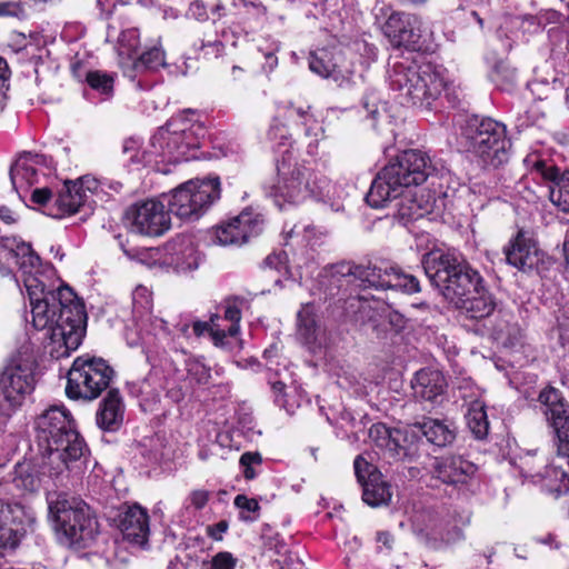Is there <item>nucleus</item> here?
Returning <instances> with one entry per match:
<instances>
[{
    "instance_id": "obj_14",
    "label": "nucleus",
    "mask_w": 569,
    "mask_h": 569,
    "mask_svg": "<svg viewBox=\"0 0 569 569\" xmlns=\"http://www.w3.org/2000/svg\"><path fill=\"white\" fill-rule=\"evenodd\" d=\"M425 274L432 284H480L482 278L468 262L435 250L422 259Z\"/></svg>"
},
{
    "instance_id": "obj_9",
    "label": "nucleus",
    "mask_w": 569,
    "mask_h": 569,
    "mask_svg": "<svg viewBox=\"0 0 569 569\" xmlns=\"http://www.w3.org/2000/svg\"><path fill=\"white\" fill-rule=\"evenodd\" d=\"M14 258L19 272L23 277V284L31 281L36 284H67L58 277L54 267L49 262H43L39 254L32 249L29 242L18 237H0V274L11 276V269L8 260Z\"/></svg>"
},
{
    "instance_id": "obj_2",
    "label": "nucleus",
    "mask_w": 569,
    "mask_h": 569,
    "mask_svg": "<svg viewBox=\"0 0 569 569\" xmlns=\"http://www.w3.org/2000/svg\"><path fill=\"white\" fill-rule=\"evenodd\" d=\"M37 441L47 453L50 477L63 473L69 462L84 456L87 446L77 430L71 412L64 406H50L34 420Z\"/></svg>"
},
{
    "instance_id": "obj_38",
    "label": "nucleus",
    "mask_w": 569,
    "mask_h": 569,
    "mask_svg": "<svg viewBox=\"0 0 569 569\" xmlns=\"http://www.w3.org/2000/svg\"><path fill=\"white\" fill-rule=\"evenodd\" d=\"M297 335L305 345H313L319 335V325L312 303H306L297 315Z\"/></svg>"
},
{
    "instance_id": "obj_32",
    "label": "nucleus",
    "mask_w": 569,
    "mask_h": 569,
    "mask_svg": "<svg viewBox=\"0 0 569 569\" xmlns=\"http://www.w3.org/2000/svg\"><path fill=\"white\" fill-rule=\"evenodd\" d=\"M411 387L417 399L440 403L445 397L447 382L439 370L421 369L415 375Z\"/></svg>"
},
{
    "instance_id": "obj_6",
    "label": "nucleus",
    "mask_w": 569,
    "mask_h": 569,
    "mask_svg": "<svg viewBox=\"0 0 569 569\" xmlns=\"http://www.w3.org/2000/svg\"><path fill=\"white\" fill-rule=\"evenodd\" d=\"M47 502L53 528L66 543L86 545L94 539L98 522L83 500L53 491L47 495Z\"/></svg>"
},
{
    "instance_id": "obj_4",
    "label": "nucleus",
    "mask_w": 569,
    "mask_h": 569,
    "mask_svg": "<svg viewBox=\"0 0 569 569\" xmlns=\"http://www.w3.org/2000/svg\"><path fill=\"white\" fill-rule=\"evenodd\" d=\"M432 171L431 159L426 152L406 150L377 174L367 193V203L376 209L383 208L406 188L422 184Z\"/></svg>"
},
{
    "instance_id": "obj_41",
    "label": "nucleus",
    "mask_w": 569,
    "mask_h": 569,
    "mask_svg": "<svg viewBox=\"0 0 569 569\" xmlns=\"http://www.w3.org/2000/svg\"><path fill=\"white\" fill-rule=\"evenodd\" d=\"M12 482L22 492H36L40 488V478L30 463H17Z\"/></svg>"
},
{
    "instance_id": "obj_30",
    "label": "nucleus",
    "mask_w": 569,
    "mask_h": 569,
    "mask_svg": "<svg viewBox=\"0 0 569 569\" xmlns=\"http://www.w3.org/2000/svg\"><path fill=\"white\" fill-rule=\"evenodd\" d=\"M408 428L409 433L420 432L429 443L439 448L452 445L457 437L455 423L447 419L423 417L422 420L409 425Z\"/></svg>"
},
{
    "instance_id": "obj_12",
    "label": "nucleus",
    "mask_w": 569,
    "mask_h": 569,
    "mask_svg": "<svg viewBox=\"0 0 569 569\" xmlns=\"http://www.w3.org/2000/svg\"><path fill=\"white\" fill-rule=\"evenodd\" d=\"M37 361L32 350L23 346L0 371V397L9 408L22 405L36 387Z\"/></svg>"
},
{
    "instance_id": "obj_10",
    "label": "nucleus",
    "mask_w": 569,
    "mask_h": 569,
    "mask_svg": "<svg viewBox=\"0 0 569 569\" xmlns=\"http://www.w3.org/2000/svg\"><path fill=\"white\" fill-rule=\"evenodd\" d=\"M321 282L352 284H419V279L398 267H365L351 261H340L323 267L319 273Z\"/></svg>"
},
{
    "instance_id": "obj_3",
    "label": "nucleus",
    "mask_w": 569,
    "mask_h": 569,
    "mask_svg": "<svg viewBox=\"0 0 569 569\" xmlns=\"http://www.w3.org/2000/svg\"><path fill=\"white\" fill-rule=\"evenodd\" d=\"M387 80L400 103L426 110L431 109L450 83L445 69L409 58L393 61Z\"/></svg>"
},
{
    "instance_id": "obj_28",
    "label": "nucleus",
    "mask_w": 569,
    "mask_h": 569,
    "mask_svg": "<svg viewBox=\"0 0 569 569\" xmlns=\"http://www.w3.org/2000/svg\"><path fill=\"white\" fill-rule=\"evenodd\" d=\"M433 469L436 477L443 483L458 486L467 483L478 467L462 456L452 455L437 460Z\"/></svg>"
},
{
    "instance_id": "obj_42",
    "label": "nucleus",
    "mask_w": 569,
    "mask_h": 569,
    "mask_svg": "<svg viewBox=\"0 0 569 569\" xmlns=\"http://www.w3.org/2000/svg\"><path fill=\"white\" fill-rule=\"evenodd\" d=\"M467 425L475 438L482 440L487 437L489 431V421L487 412L482 406H472L467 415Z\"/></svg>"
},
{
    "instance_id": "obj_46",
    "label": "nucleus",
    "mask_w": 569,
    "mask_h": 569,
    "mask_svg": "<svg viewBox=\"0 0 569 569\" xmlns=\"http://www.w3.org/2000/svg\"><path fill=\"white\" fill-rule=\"evenodd\" d=\"M525 166L542 176L543 179L555 181L558 176V170L553 166H547L546 161L537 153L528 154L523 159Z\"/></svg>"
},
{
    "instance_id": "obj_35",
    "label": "nucleus",
    "mask_w": 569,
    "mask_h": 569,
    "mask_svg": "<svg viewBox=\"0 0 569 569\" xmlns=\"http://www.w3.org/2000/svg\"><path fill=\"white\" fill-rule=\"evenodd\" d=\"M142 203L137 201L131 204L123 213L122 222L128 229L126 241H120V247L127 258L138 263L142 262L139 247L142 234V221L140 220Z\"/></svg>"
},
{
    "instance_id": "obj_33",
    "label": "nucleus",
    "mask_w": 569,
    "mask_h": 569,
    "mask_svg": "<svg viewBox=\"0 0 569 569\" xmlns=\"http://www.w3.org/2000/svg\"><path fill=\"white\" fill-rule=\"evenodd\" d=\"M114 521L122 541L138 551L142 549V507L139 503L121 506Z\"/></svg>"
},
{
    "instance_id": "obj_19",
    "label": "nucleus",
    "mask_w": 569,
    "mask_h": 569,
    "mask_svg": "<svg viewBox=\"0 0 569 569\" xmlns=\"http://www.w3.org/2000/svg\"><path fill=\"white\" fill-rule=\"evenodd\" d=\"M33 513L19 502L0 500V549L13 550L33 530Z\"/></svg>"
},
{
    "instance_id": "obj_23",
    "label": "nucleus",
    "mask_w": 569,
    "mask_h": 569,
    "mask_svg": "<svg viewBox=\"0 0 569 569\" xmlns=\"http://www.w3.org/2000/svg\"><path fill=\"white\" fill-rule=\"evenodd\" d=\"M442 289L443 297L472 319L485 318L495 309V302L486 287H442Z\"/></svg>"
},
{
    "instance_id": "obj_59",
    "label": "nucleus",
    "mask_w": 569,
    "mask_h": 569,
    "mask_svg": "<svg viewBox=\"0 0 569 569\" xmlns=\"http://www.w3.org/2000/svg\"><path fill=\"white\" fill-rule=\"evenodd\" d=\"M210 322H211L210 336H211V338L213 340V343L216 346L223 347L224 346V339L227 337H231L228 333V329H220L219 326H217L214 323V318L213 317H211Z\"/></svg>"
},
{
    "instance_id": "obj_53",
    "label": "nucleus",
    "mask_w": 569,
    "mask_h": 569,
    "mask_svg": "<svg viewBox=\"0 0 569 569\" xmlns=\"http://www.w3.org/2000/svg\"><path fill=\"white\" fill-rule=\"evenodd\" d=\"M10 69L7 61L0 57V111H2L10 86Z\"/></svg>"
},
{
    "instance_id": "obj_52",
    "label": "nucleus",
    "mask_w": 569,
    "mask_h": 569,
    "mask_svg": "<svg viewBox=\"0 0 569 569\" xmlns=\"http://www.w3.org/2000/svg\"><path fill=\"white\" fill-rule=\"evenodd\" d=\"M262 459L261 456L258 452H244L240 457V465L244 468L243 469V476L247 480H251L256 477L254 469L252 468V465L261 463Z\"/></svg>"
},
{
    "instance_id": "obj_62",
    "label": "nucleus",
    "mask_w": 569,
    "mask_h": 569,
    "mask_svg": "<svg viewBox=\"0 0 569 569\" xmlns=\"http://www.w3.org/2000/svg\"><path fill=\"white\" fill-rule=\"evenodd\" d=\"M0 220L10 226L17 222L18 216L10 208L2 206L0 207Z\"/></svg>"
},
{
    "instance_id": "obj_8",
    "label": "nucleus",
    "mask_w": 569,
    "mask_h": 569,
    "mask_svg": "<svg viewBox=\"0 0 569 569\" xmlns=\"http://www.w3.org/2000/svg\"><path fill=\"white\" fill-rule=\"evenodd\" d=\"M221 184L218 177L196 178L180 183L162 194L170 211L181 221L193 222L203 217L220 199Z\"/></svg>"
},
{
    "instance_id": "obj_47",
    "label": "nucleus",
    "mask_w": 569,
    "mask_h": 569,
    "mask_svg": "<svg viewBox=\"0 0 569 569\" xmlns=\"http://www.w3.org/2000/svg\"><path fill=\"white\" fill-rule=\"evenodd\" d=\"M166 66V53L160 43H153L144 50V69L157 70Z\"/></svg>"
},
{
    "instance_id": "obj_48",
    "label": "nucleus",
    "mask_w": 569,
    "mask_h": 569,
    "mask_svg": "<svg viewBox=\"0 0 569 569\" xmlns=\"http://www.w3.org/2000/svg\"><path fill=\"white\" fill-rule=\"evenodd\" d=\"M234 506L239 508L240 511V519L244 521H254L258 519L257 516H247L244 515V511L251 512V513H258L260 510V506L258 501L254 498H248L244 495H238L234 498Z\"/></svg>"
},
{
    "instance_id": "obj_17",
    "label": "nucleus",
    "mask_w": 569,
    "mask_h": 569,
    "mask_svg": "<svg viewBox=\"0 0 569 569\" xmlns=\"http://www.w3.org/2000/svg\"><path fill=\"white\" fill-rule=\"evenodd\" d=\"M53 171L52 159L40 153L22 152L10 167L9 176L13 190L23 201L36 184Z\"/></svg>"
},
{
    "instance_id": "obj_1",
    "label": "nucleus",
    "mask_w": 569,
    "mask_h": 569,
    "mask_svg": "<svg viewBox=\"0 0 569 569\" xmlns=\"http://www.w3.org/2000/svg\"><path fill=\"white\" fill-rule=\"evenodd\" d=\"M292 160L290 150L286 149L277 161V180L270 196L280 209L302 203L309 198L328 202L336 211L343 209V200L348 197L346 186L332 183L322 171L292 163Z\"/></svg>"
},
{
    "instance_id": "obj_50",
    "label": "nucleus",
    "mask_w": 569,
    "mask_h": 569,
    "mask_svg": "<svg viewBox=\"0 0 569 569\" xmlns=\"http://www.w3.org/2000/svg\"><path fill=\"white\" fill-rule=\"evenodd\" d=\"M141 141L139 137H130L124 140L122 151L127 156L128 166H136L141 162Z\"/></svg>"
},
{
    "instance_id": "obj_58",
    "label": "nucleus",
    "mask_w": 569,
    "mask_h": 569,
    "mask_svg": "<svg viewBox=\"0 0 569 569\" xmlns=\"http://www.w3.org/2000/svg\"><path fill=\"white\" fill-rule=\"evenodd\" d=\"M547 476H555V478L559 477V486L556 488L558 493H569V475L558 468H550L547 470Z\"/></svg>"
},
{
    "instance_id": "obj_34",
    "label": "nucleus",
    "mask_w": 569,
    "mask_h": 569,
    "mask_svg": "<svg viewBox=\"0 0 569 569\" xmlns=\"http://www.w3.org/2000/svg\"><path fill=\"white\" fill-rule=\"evenodd\" d=\"M309 68L322 78L332 79L339 87H348L352 82L351 72L342 70L333 53L327 49H319L310 53Z\"/></svg>"
},
{
    "instance_id": "obj_39",
    "label": "nucleus",
    "mask_w": 569,
    "mask_h": 569,
    "mask_svg": "<svg viewBox=\"0 0 569 569\" xmlns=\"http://www.w3.org/2000/svg\"><path fill=\"white\" fill-rule=\"evenodd\" d=\"M310 107H296L292 103L288 104L283 110V118L289 121L299 122L305 127L306 137L318 140L322 136V127L309 112Z\"/></svg>"
},
{
    "instance_id": "obj_27",
    "label": "nucleus",
    "mask_w": 569,
    "mask_h": 569,
    "mask_svg": "<svg viewBox=\"0 0 569 569\" xmlns=\"http://www.w3.org/2000/svg\"><path fill=\"white\" fill-rule=\"evenodd\" d=\"M503 253L509 264L527 273L533 271L541 261L540 251L536 243L525 232L519 231L505 247Z\"/></svg>"
},
{
    "instance_id": "obj_11",
    "label": "nucleus",
    "mask_w": 569,
    "mask_h": 569,
    "mask_svg": "<svg viewBox=\"0 0 569 569\" xmlns=\"http://www.w3.org/2000/svg\"><path fill=\"white\" fill-rule=\"evenodd\" d=\"M59 308L56 326L51 330V342L64 347V355L76 350L87 330V311L83 300L72 287H58Z\"/></svg>"
},
{
    "instance_id": "obj_64",
    "label": "nucleus",
    "mask_w": 569,
    "mask_h": 569,
    "mask_svg": "<svg viewBox=\"0 0 569 569\" xmlns=\"http://www.w3.org/2000/svg\"><path fill=\"white\" fill-rule=\"evenodd\" d=\"M559 339L562 346L569 343V319L563 322H559L558 326Z\"/></svg>"
},
{
    "instance_id": "obj_56",
    "label": "nucleus",
    "mask_w": 569,
    "mask_h": 569,
    "mask_svg": "<svg viewBox=\"0 0 569 569\" xmlns=\"http://www.w3.org/2000/svg\"><path fill=\"white\" fill-rule=\"evenodd\" d=\"M124 338L129 347H138L141 343V329L137 322L132 326H127L124 330Z\"/></svg>"
},
{
    "instance_id": "obj_51",
    "label": "nucleus",
    "mask_w": 569,
    "mask_h": 569,
    "mask_svg": "<svg viewBox=\"0 0 569 569\" xmlns=\"http://www.w3.org/2000/svg\"><path fill=\"white\" fill-rule=\"evenodd\" d=\"M188 377L199 383H207L210 379V370L199 361H190L187 365Z\"/></svg>"
},
{
    "instance_id": "obj_45",
    "label": "nucleus",
    "mask_w": 569,
    "mask_h": 569,
    "mask_svg": "<svg viewBox=\"0 0 569 569\" xmlns=\"http://www.w3.org/2000/svg\"><path fill=\"white\" fill-rule=\"evenodd\" d=\"M87 82L91 89L110 97L113 92L114 79L111 74L102 71H89L87 74Z\"/></svg>"
},
{
    "instance_id": "obj_25",
    "label": "nucleus",
    "mask_w": 569,
    "mask_h": 569,
    "mask_svg": "<svg viewBox=\"0 0 569 569\" xmlns=\"http://www.w3.org/2000/svg\"><path fill=\"white\" fill-rule=\"evenodd\" d=\"M348 305L355 309L356 321L361 325H370L372 330H378L380 326L385 325L386 320L396 330L403 327V317L399 312L385 307L379 300H370L365 295H358L351 297Z\"/></svg>"
},
{
    "instance_id": "obj_24",
    "label": "nucleus",
    "mask_w": 569,
    "mask_h": 569,
    "mask_svg": "<svg viewBox=\"0 0 569 569\" xmlns=\"http://www.w3.org/2000/svg\"><path fill=\"white\" fill-rule=\"evenodd\" d=\"M32 313V325L37 330H47L51 340V330L56 326L59 308V289L48 287H26Z\"/></svg>"
},
{
    "instance_id": "obj_49",
    "label": "nucleus",
    "mask_w": 569,
    "mask_h": 569,
    "mask_svg": "<svg viewBox=\"0 0 569 569\" xmlns=\"http://www.w3.org/2000/svg\"><path fill=\"white\" fill-rule=\"evenodd\" d=\"M238 299H234L232 302L230 300L227 301V306L224 308L223 319L230 321V326L228 327V333L231 337H236L239 333V322L241 319V310L237 306Z\"/></svg>"
},
{
    "instance_id": "obj_60",
    "label": "nucleus",
    "mask_w": 569,
    "mask_h": 569,
    "mask_svg": "<svg viewBox=\"0 0 569 569\" xmlns=\"http://www.w3.org/2000/svg\"><path fill=\"white\" fill-rule=\"evenodd\" d=\"M209 500V492L206 490H196L190 495V502L197 509H202Z\"/></svg>"
},
{
    "instance_id": "obj_13",
    "label": "nucleus",
    "mask_w": 569,
    "mask_h": 569,
    "mask_svg": "<svg viewBox=\"0 0 569 569\" xmlns=\"http://www.w3.org/2000/svg\"><path fill=\"white\" fill-rule=\"evenodd\" d=\"M113 369L101 358L78 357L67 376L66 395L70 399L93 400L109 388Z\"/></svg>"
},
{
    "instance_id": "obj_18",
    "label": "nucleus",
    "mask_w": 569,
    "mask_h": 569,
    "mask_svg": "<svg viewBox=\"0 0 569 569\" xmlns=\"http://www.w3.org/2000/svg\"><path fill=\"white\" fill-rule=\"evenodd\" d=\"M100 182L91 176H83L76 181H66L54 198L53 208L48 214L53 218H62L78 212L88 207L92 210L91 198L98 192Z\"/></svg>"
},
{
    "instance_id": "obj_54",
    "label": "nucleus",
    "mask_w": 569,
    "mask_h": 569,
    "mask_svg": "<svg viewBox=\"0 0 569 569\" xmlns=\"http://www.w3.org/2000/svg\"><path fill=\"white\" fill-rule=\"evenodd\" d=\"M236 559L229 552H219L212 558L211 569H234Z\"/></svg>"
},
{
    "instance_id": "obj_15",
    "label": "nucleus",
    "mask_w": 569,
    "mask_h": 569,
    "mask_svg": "<svg viewBox=\"0 0 569 569\" xmlns=\"http://www.w3.org/2000/svg\"><path fill=\"white\" fill-rule=\"evenodd\" d=\"M198 264L199 257L190 236L179 234L162 248H144V266L150 269L172 267L177 271H188Z\"/></svg>"
},
{
    "instance_id": "obj_20",
    "label": "nucleus",
    "mask_w": 569,
    "mask_h": 569,
    "mask_svg": "<svg viewBox=\"0 0 569 569\" xmlns=\"http://www.w3.org/2000/svg\"><path fill=\"white\" fill-rule=\"evenodd\" d=\"M264 219L261 213L250 208L214 230V242L221 246L242 244L263 230Z\"/></svg>"
},
{
    "instance_id": "obj_40",
    "label": "nucleus",
    "mask_w": 569,
    "mask_h": 569,
    "mask_svg": "<svg viewBox=\"0 0 569 569\" xmlns=\"http://www.w3.org/2000/svg\"><path fill=\"white\" fill-rule=\"evenodd\" d=\"M262 269L267 272L278 274L276 278L271 279L273 284H282L283 282L292 280L288 267V256L284 251L269 254L262 262Z\"/></svg>"
},
{
    "instance_id": "obj_44",
    "label": "nucleus",
    "mask_w": 569,
    "mask_h": 569,
    "mask_svg": "<svg viewBox=\"0 0 569 569\" xmlns=\"http://www.w3.org/2000/svg\"><path fill=\"white\" fill-rule=\"evenodd\" d=\"M268 139L273 147H291V134L280 117H274L268 130Z\"/></svg>"
},
{
    "instance_id": "obj_29",
    "label": "nucleus",
    "mask_w": 569,
    "mask_h": 569,
    "mask_svg": "<svg viewBox=\"0 0 569 569\" xmlns=\"http://www.w3.org/2000/svg\"><path fill=\"white\" fill-rule=\"evenodd\" d=\"M406 189L396 198H400L397 211L405 223L422 218L432 210L435 203V198L429 191L413 187Z\"/></svg>"
},
{
    "instance_id": "obj_36",
    "label": "nucleus",
    "mask_w": 569,
    "mask_h": 569,
    "mask_svg": "<svg viewBox=\"0 0 569 569\" xmlns=\"http://www.w3.org/2000/svg\"><path fill=\"white\" fill-rule=\"evenodd\" d=\"M171 211L166 208L162 200L149 199L144 201V236L158 237L163 234L171 226Z\"/></svg>"
},
{
    "instance_id": "obj_63",
    "label": "nucleus",
    "mask_w": 569,
    "mask_h": 569,
    "mask_svg": "<svg viewBox=\"0 0 569 569\" xmlns=\"http://www.w3.org/2000/svg\"><path fill=\"white\" fill-rule=\"evenodd\" d=\"M271 389L276 396V402L283 405L286 383L282 381H274L271 383Z\"/></svg>"
},
{
    "instance_id": "obj_55",
    "label": "nucleus",
    "mask_w": 569,
    "mask_h": 569,
    "mask_svg": "<svg viewBox=\"0 0 569 569\" xmlns=\"http://www.w3.org/2000/svg\"><path fill=\"white\" fill-rule=\"evenodd\" d=\"M188 16L201 22L207 21L209 18L207 7L200 0H194L190 3Z\"/></svg>"
},
{
    "instance_id": "obj_21",
    "label": "nucleus",
    "mask_w": 569,
    "mask_h": 569,
    "mask_svg": "<svg viewBox=\"0 0 569 569\" xmlns=\"http://www.w3.org/2000/svg\"><path fill=\"white\" fill-rule=\"evenodd\" d=\"M355 473L362 487V500L370 507H381L390 502L391 486L383 479L381 472L361 456L353 462Z\"/></svg>"
},
{
    "instance_id": "obj_22",
    "label": "nucleus",
    "mask_w": 569,
    "mask_h": 569,
    "mask_svg": "<svg viewBox=\"0 0 569 569\" xmlns=\"http://www.w3.org/2000/svg\"><path fill=\"white\" fill-rule=\"evenodd\" d=\"M383 32L395 47L421 49L423 28L421 19L416 14L392 12L383 26Z\"/></svg>"
},
{
    "instance_id": "obj_26",
    "label": "nucleus",
    "mask_w": 569,
    "mask_h": 569,
    "mask_svg": "<svg viewBox=\"0 0 569 569\" xmlns=\"http://www.w3.org/2000/svg\"><path fill=\"white\" fill-rule=\"evenodd\" d=\"M118 57L123 76L140 88L142 86V49L138 28H129L121 32Z\"/></svg>"
},
{
    "instance_id": "obj_37",
    "label": "nucleus",
    "mask_w": 569,
    "mask_h": 569,
    "mask_svg": "<svg viewBox=\"0 0 569 569\" xmlns=\"http://www.w3.org/2000/svg\"><path fill=\"white\" fill-rule=\"evenodd\" d=\"M121 422V398L117 389H110L97 412V425L106 431H114L120 427Z\"/></svg>"
},
{
    "instance_id": "obj_7",
    "label": "nucleus",
    "mask_w": 569,
    "mask_h": 569,
    "mask_svg": "<svg viewBox=\"0 0 569 569\" xmlns=\"http://www.w3.org/2000/svg\"><path fill=\"white\" fill-rule=\"evenodd\" d=\"M460 143L486 168H499L509 159L506 126L491 118L472 117L461 126Z\"/></svg>"
},
{
    "instance_id": "obj_5",
    "label": "nucleus",
    "mask_w": 569,
    "mask_h": 569,
    "mask_svg": "<svg viewBox=\"0 0 569 569\" xmlns=\"http://www.w3.org/2000/svg\"><path fill=\"white\" fill-rule=\"evenodd\" d=\"M196 110L186 109L172 117L158 129L150 140L153 153L169 163L187 161L194 158L192 151L201 146L206 130L198 119H193Z\"/></svg>"
},
{
    "instance_id": "obj_31",
    "label": "nucleus",
    "mask_w": 569,
    "mask_h": 569,
    "mask_svg": "<svg viewBox=\"0 0 569 569\" xmlns=\"http://www.w3.org/2000/svg\"><path fill=\"white\" fill-rule=\"evenodd\" d=\"M408 435L409 428L391 429L383 423H375L369 429L371 441L397 459H403L409 455V449L406 446Z\"/></svg>"
},
{
    "instance_id": "obj_57",
    "label": "nucleus",
    "mask_w": 569,
    "mask_h": 569,
    "mask_svg": "<svg viewBox=\"0 0 569 569\" xmlns=\"http://www.w3.org/2000/svg\"><path fill=\"white\" fill-rule=\"evenodd\" d=\"M31 201L46 207L52 201V191L47 187L36 188L31 193Z\"/></svg>"
},
{
    "instance_id": "obj_43",
    "label": "nucleus",
    "mask_w": 569,
    "mask_h": 569,
    "mask_svg": "<svg viewBox=\"0 0 569 569\" xmlns=\"http://www.w3.org/2000/svg\"><path fill=\"white\" fill-rule=\"evenodd\" d=\"M550 188V200L563 212H569V171L561 174L553 181Z\"/></svg>"
},
{
    "instance_id": "obj_61",
    "label": "nucleus",
    "mask_w": 569,
    "mask_h": 569,
    "mask_svg": "<svg viewBox=\"0 0 569 569\" xmlns=\"http://www.w3.org/2000/svg\"><path fill=\"white\" fill-rule=\"evenodd\" d=\"M227 529H228V523L222 520V521H219L218 523H216L214 526L209 527L208 533L212 539L221 540L222 535L227 531Z\"/></svg>"
},
{
    "instance_id": "obj_16",
    "label": "nucleus",
    "mask_w": 569,
    "mask_h": 569,
    "mask_svg": "<svg viewBox=\"0 0 569 569\" xmlns=\"http://www.w3.org/2000/svg\"><path fill=\"white\" fill-rule=\"evenodd\" d=\"M540 411L557 438V455L569 465V410L560 391L542 389L538 396Z\"/></svg>"
}]
</instances>
